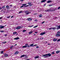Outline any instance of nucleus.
<instances>
[{"label":"nucleus","instance_id":"nucleus-1","mask_svg":"<svg viewBox=\"0 0 60 60\" xmlns=\"http://www.w3.org/2000/svg\"><path fill=\"white\" fill-rule=\"evenodd\" d=\"M51 56V54H50V53H48L43 55L42 56H44V58H47V57H48V56Z\"/></svg>","mask_w":60,"mask_h":60},{"label":"nucleus","instance_id":"nucleus-2","mask_svg":"<svg viewBox=\"0 0 60 60\" xmlns=\"http://www.w3.org/2000/svg\"><path fill=\"white\" fill-rule=\"evenodd\" d=\"M55 9H53V10H51L50 9H47V12H49V11H55Z\"/></svg>","mask_w":60,"mask_h":60},{"label":"nucleus","instance_id":"nucleus-3","mask_svg":"<svg viewBox=\"0 0 60 60\" xmlns=\"http://www.w3.org/2000/svg\"><path fill=\"white\" fill-rule=\"evenodd\" d=\"M57 34L56 35V36L57 37H59L60 36V32H58L57 33Z\"/></svg>","mask_w":60,"mask_h":60},{"label":"nucleus","instance_id":"nucleus-4","mask_svg":"<svg viewBox=\"0 0 60 60\" xmlns=\"http://www.w3.org/2000/svg\"><path fill=\"white\" fill-rule=\"evenodd\" d=\"M56 28L55 27H52L50 28L49 29V30H50V29H53V30H56Z\"/></svg>","mask_w":60,"mask_h":60},{"label":"nucleus","instance_id":"nucleus-5","mask_svg":"<svg viewBox=\"0 0 60 60\" xmlns=\"http://www.w3.org/2000/svg\"><path fill=\"white\" fill-rule=\"evenodd\" d=\"M26 5V4H22V6L21 7V8H22V7H23L24 6H25V5Z\"/></svg>","mask_w":60,"mask_h":60},{"label":"nucleus","instance_id":"nucleus-6","mask_svg":"<svg viewBox=\"0 0 60 60\" xmlns=\"http://www.w3.org/2000/svg\"><path fill=\"white\" fill-rule=\"evenodd\" d=\"M39 58V56H35L34 57L35 59H37V58Z\"/></svg>","mask_w":60,"mask_h":60},{"label":"nucleus","instance_id":"nucleus-7","mask_svg":"<svg viewBox=\"0 0 60 60\" xmlns=\"http://www.w3.org/2000/svg\"><path fill=\"white\" fill-rule=\"evenodd\" d=\"M21 28V27L20 26H18L16 28V29H17L18 30V29H19L20 28Z\"/></svg>","mask_w":60,"mask_h":60},{"label":"nucleus","instance_id":"nucleus-8","mask_svg":"<svg viewBox=\"0 0 60 60\" xmlns=\"http://www.w3.org/2000/svg\"><path fill=\"white\" fill-rule=\"evenodd\" d=\"M45 34V32H43L41 33L40 34V35H43L44 34Z\"/></svg>","mask_w":60,"mask_h":60},{"label":"nucleus","instance_id":"nucleus-9","mask_svg":"<svg viewBox=\"0 0 60 60\" xmlns=\"http://www.w3.org/2000/svg\"><path fill=\"white\" fill-rule=\"evenodd\" d=\"M19 37H17L14 38V40H19Z\"/></svg>","mask_w":60,"mask_h":60},{"label":"nucleus","instance_id":"nucleus-10","mask_svg":"<svg viewBox=\"0 0 60 60\" xmlns=\"http://www.w3.org/2000/svg\"><path fill=\"white\" fill-rule=\"evenodd\" d=\"M57 27V30H58V29H60V25L58 26Z\"/></svg>","mask_w":60,"mask_h":60},{"label":"nucleus","instance_id":"nucleus-11","mask_svg":"<svg viewBox=\"0 0 60 60\" xmlns=\"http://www.w3.org/2000/svg\"><path fill=\"white\" fill-rule=\"evenodd\" d=\"M19 51H17L15 52V55H17V54H18V53H19Z\"/></svg>","mask_w":60,"mask_h":60},{"label":"nucleus","instance_id":"nucleus-12","mask_svg":"<svg viewBox=\"0 0 60 60\" xmlns=\"http://www.w3.org/2000/svg\"><path fill=\"white\" fill-rule=\"evenodd\" d=\"M4 26H0V29H2V28H4Z\"/></svg>","mask_w":60,"mask_h":60},{"label":"nucleus","instance_id":"nucleus-13","mask_svg":"<svg viewBox=\"0 0 60 60\" xmlns=\"http://www.w3.org/2000/svg\"><path fill=\"white\" fill-rule=\"evenodd\" d=\"M46 0H43L41 1V3H44V2H46Z\"/></svg>","mask_w":60,"mask_h":60},{"label":"nucleus","instance_id":"nucleus-14","mask_svg":"<svg viewBox=\"0 0 60 60\" xmlns=\"http://www.w3.org/2000/svg\"><path fill=\"white\" fill-rule=\"evenodd\" d=\"M25 56H26V55H23L22 56H21L20 57H24Z\"/></svg>","mask_w":60,"mask_h":60},{"label":"nucleus","instance_id":"nucleus-15","mask_svg":"<svg viewBox=\"0 0 60 60\" xmlns=\"http://www.w3.org/2000/svg\"><path fill=\"white\" fill-rule=\"evenodd\" d=\"M4 56L5 57H7L8 56V55L7 54H5L4 55Z\"/></svg>","mask_w":60,"mask_h":60},{"label":"nucleus","instance_id":"nucleus-16","mask_svg":"<svg viewBox=\"0 0 60 60\" xmlns=\"http://www.w3.org/2000/svg\"><path fill=\"white\" fill-rule=\"evenodd\" d=\"M57 41V39L56 38H54L53 40V41Z\"/></svg>","mask_w":60,"mask_h":60},{"label":"nucleus","instance_id":"nucleus-17","mask_svg":"<svg viewBox=\"0 0 60 60\" xmlns=\"http://www.w3.org/2000/svg\"><path fill=\"white\" fill-rule=\"evenodd\" d=\"M32 20V19L30 18H29L27 19V20L29 21H30V20Z\"/></svg>","mask_w":60,"mask_h":60},{"label":"nucleus","instance_id":"nucleus-18","mask_svg":"<svg viewBox=\"0 0 60 60\" xmlns=\"http://www.w3.org/2000/svg\"><path fill=\"white\" fill-rule=\"evenodd\" d=\"M52 1V0H49L47 2V3H51Z\"/></svg>","mask_w":60,"mask_h":60},{"label":"nucleus","instance_id":"nucleus-19","mask_svg":"<svg viewBox=\"0 0 60 60\" xmlns=\"http://www.w3.org/2000/svg\"><path fill=\"white\" fill-rule=\"evenodd\" d=\"M31 13V12H29L28 13H26V15H28L29 14H30Z\"/></svg>","mask_w":60,"mask_h":60},{"label":"nucleus","instance_id":"nucleus-20","mask_svg":"<svg viewBox=\"0 0 60 60\" xmlns=\"http://www.w3.org/2000/svg\"><path fill=\"white\" fill-rule=\"evenodd\" d=\"M60 52V51H57L56 52V54H57L58 53H59Z\"/></svg>","mask_w":60,"mask_h":60},{"label":"nucleus","instance_id":"nucleus-21","mask_svg":"<svg viewBox=\"0 0 60 60\" xmlns=\"http://www.w3.org/2000/svg\"><path fill=\"white\" fill-rule=\"evenodd\" d=\"M13 47H14V46L12 45V46H11L10 47V49H12V48H13Z\"/></svg>","mask_w":60,"mask_h":60},{"label":"nucleus","instance_id":"nucleus-22","mask_svg":"<svg viewBox=\"0 0 60 60\" xmlns=\"http://www.w3.org/2000/svg\"><path fill=\"white\" fill-rule=\"evenodd\" d=\"M17 33V32H14L13 33V34H16Z\"/></svg>","mask_w":60,"mask_h":60},{"label":"nucleus","instance_id":"nucleus-23","mask_svg":"<svg viewBox=\"0 0 60 60\" xmlns=\"http://www.w3.org/2000/svg\"><path fill=\"white\" fill-rule=\"evenodd\" d=\"M9 7H10V6H9V5H7L6 6V8L7 9Z\"/></svg>","mask_w":60,"mask_h":60},{"label":"nucleus","instance_id":"nucleus-24","mask_svg":"<svg viewBox=\"0 0 60 60\" xmlns=\"http://www.w3.org/2000/svg\"><path fill=\"white\" fill-rule=\"evenodd\" d=\"M32 33H33V31H30V32H29V34H32Z\"/></svg>","mask_w":60,"mask_h":60},{"label":"nucleus","instance_id":"nucleus-25","mask_svg":"<svg viewBox=\"0 0 60 60\" xmlns=\"http://www.w3.org/2000/svg\"><path fill=\"white\" fill-rule=\"evenodd\" d=\"M34 45V43L32 44H31L30 45V47H32V46H33V45Z\"/></svg>","mask_w":60,"mask_h":60},{"label":"nucleus","instance_id":"nucleus-26","mask_svg":"<svg viewBox=\"0 0 60 60\" xmlns=\"http://www.w3.org/2000/svg\"><path fill=\"white\" fill-rule=\"evenodd\" d=\"M28 12H29V11H25V13H28Z\"/></svg>","mask_w":60,"mask_h":60},{"label":"nucleus","instance_id":"nucleus-27","mask_svg":"<svg viewBox=\"0 0 60 60\" xmlns=\"http://www.w3.org/2000/svg\"><path fill=\"white\" fill-rule=\"evenodd\" d=\"M39 17H42V15L41 14L39 15Z\"/></svg>","mask_w":60,"mask_h":60},{"label":"nucleus","instance_id":"nucleus-28","mask_svg":"<svg viewBox=\"0 0 60 60\" xmlns=\"http://www.w3.org/2000/svg\"><path fill=\"white\" fill-rule=\"evenodd\" d=\"M26 30H23V31H22V32L23 33V32H25L26 31Z\"/></svg>","mask_w":60,"mask_h":60},{"label":"nucleus","instance_id":"nucleus-29","mask_svg":"<svg viewBox=\"0 0 60 60\" xmlns=\"http://www.w3.org/2000/svg\"><path fill=\"white\" fill-rule=\"evenodd\" d=\"M26 46H23L22 47V48H26Z\"/></svg>","mask_w":60,"mask_h":60},{"label":"nucleus","instance_id":"nucleus-30","mask_svg":"<svg viewBox=\"0 0 60 60\" xmlns=\"http://www.w3.org/2000/svg\"><path fill=\"white\" fill-rule=\"evenodd\" d=\"M34 26V25H31L29 26V27H32V26Z\"/></svg>","mask_w":60,"mask_h":60},{"label":"nucleus","instance_id":"nucleus-31","mask_svg":"<svg viewBox=\"0 0 60 60\" xmlns=\"http://www.w3.org/2000/svg\"><path fill=\"white\" fill-rule=\"evenodd\" d=\"M38 26L37 25L36 26H34L33 28H36V27H37Z\"/></svg>","mask_w":60,"mask_h":60},{"label":"nucleus","instance_id":"nucleus-32","mask_svg":"<svg viewBox=\"0 0 60 60\" xmlns=\"http://www.w3.org/2000/svg\"><path fill=\"white\" fill-rule=\"evenodd\" d=\"M6 43V41H5L3 42V43H4V44H5V43Z\"/></svg>","mask_w":60,"mask_h":60},{"label":"nucleus","instance_id":"nucleus-33","mask_svg":"<svg viewBox=\"0 0 60 60\" xmlns=\"http://www.w3.org/2000/svg\"><path fill=\"white\" fill-rule=\"evenodd\" d=\"M60 41V39H59L57 40V42H58V41Z\"/></svg>","mask_w":60,"mask_h":60},{"label":"nucleus","instance_id":"nucleus-34","mask_svg":"<svg viewBox=\"0 0 60 60\" xmlns=\"http://www.w3.org/2000/svg\"><path fill=\"white\" fill-rule=\"evenodd\" d=\"M1 32V33H3V32H4V30H1L0 31Z\"/></svg>","mask_w":60,"mask_h":60},{"label":"nucleus","instance_id":"nucleus-35","mask_svg":"<svg viewBox=\"0 0 60 60\" xmlns=\"http://www.w3.org/2000/svg\"><path fill=\"white\" fill-rule=\"evenodd\" d=\"M55 54V53L54 52H53L52 53V55H53L54 54Z\"/></svg>","mask_w":60,"mask_h":60},{"label":"nucleus","instance_id":"nucleus-36","mask_svg":"<svg viewBox=\"0 0 60 60\" xmlns=\"http://www.w3.org/2000/svg\"><path fill=\"white\" fill-rule=\"evenodd\" d=\"M28 46V44H26L25 45V46H26V47H27V46Z\"/></svg>","mask_w":60,"mask_h":60},{"label":"nucleus","instance_id":"nucleus-37","mask_svg":"<svg viewBox=\"0 0 60 60\" xmlns=\"http://www.w3.org/2000/svg\"><path fill=\"white\" fill-rule=\"evenodd\" d=\"M36 48L37 49H38L39 48V46H37L36 47Z\"/></svg>","mask_w":60,"mask_h":60},{"label":"nucleus","instance_id":"nucleus-38","mask_svg":"<svg viewBox=\"0 0 60 60\" xmlns=\"http://www.w3.org/2000/svg\"><path fill=\"white\" fill-rule=\"evenodd\" d=\"M2 8H3V9H4L5 8V6H3V7H2Z\"/></svg>","mask_w":60,"mask_h":60},{"label":"nucleus","instance_id":"nucleus-39","mask_svg":"<svg viewBox=\"0 0 60 60\" xmlns=\"http://www.w3.org/2000/svg\"><path fill=\"white\" fill-rule=\"evenodd\" d=\"M3 52H4V51H1V54H3Z\"/></svg>","mask_w":60,"mask_h":60},{"label":"nucleus","instance_id":"nucleus-40","mask_svg":"<svg viewBox=\"0 0 60 60\" xmlns=\"http://www.w3.org/2000/svg\"><path fill=\"white\" fill-rule=\"evenodd\" d=\"M23 12L22 11H20L19 12V13H22Z\"/></svg>","mask_w":60,"mask_h":60},{"label":"nucleus","instance_id":"nucleus-41","mask_svg":"<svg viewBox=\"0 0 60 60\" xmlns=\"http://www.w3.org/2000/svg\"><path fill=\"white\" fill-rule=\"evenodd\" d=\"M28 6H29V5H26V6L25 7H28Z\"/></svg>","mask_w":60,"mask_h":60},{"label":"nucleus","instance_id":"nucleus-42","mask_svg":"<svg viewBox=\"0 0 60 60\" xmlns=\"http://www.w3.org/2000/svg\"><path fill=\"white\" fill-rule=\"evenodd\" d=\"M35 46H37V45H33V47H34Z\"/></svg>","mask_w":60,"mask_h":60},{"label":"nucleus","instance_id":"nucleus-43","mask_svg":"<svg viewBox=\"0 0 60 60\" xmlns=\"http://www.w3.org/2000/svg\"><path fill=\"white\" fill-rule=\"evenodd\" d=\"M11 16H9L7 17V18H10V17Z\"/></svg>","mask_w":60,"mask_h":60},{"label":"nucleus","instance_id":"nucleus-44","mask_svg":"<svg viewBox=\"0 0 60 60\" xmlns=\"http://www.w3.org/2000/svg\"><path fill=\"white\" fill-rule=\"evenodd\" d=\"M28 4H31V2H29L28 3H27Z\"/></svg>","mask_w":60,"mask_h":60},{"label":"nucleus","instance_id":"nucleus-45","mask_svg":"<svg viewBox=\"0 0 60 60\" xmlns=\"http://www.w3.org/2000/svg\"><path fill=\"white\" fill-rule=\"evenodd\" d=\"M52 5H53V4H51V5H49V6H52Z\"/></svg>","mask_w":60,"mask_h":60},{"label":"nucleus","instance_id":"nucleus-46","mask_svg":"<svg viewBox=\"0 0 60 60\" xmlns=\"http://www.w3.org/2000/svg\"><path fill=\"white\" fill-rule=\"evenodd\" d=\"M43 38H40V39H43Z\"/></svg>","mask_w":60,"mask_h":60},{"label":"nucleus","instance_id":"nucleus-47","mask_svg":"<svg viewBox=\"0 0 60 60\" xmlns=\"http://www.w3.org/2000/svg\"><path fill=\"white\" fill-rule=\"evenodd\" d=\"M3 17H0V19H2V18H3Z\"/></svg>","mask_w":60,"mask_h":60},{"label":"nucleus","instance_id":"nucleus-48","mask_svg":"<svg viewBox=\"0 0 60 60\" xmlns=\"http://www.w3.org/2000/svg\"><path fill=\"white\" fill-rule=\"evenodd\" d=\"M35 21H38V20H37V19H36V20H35Z\"/></svg>","mask_w":60,"mask_h":60},{"label":"nucleus","instance_id":"nucleus-49","mask_svg":"<svg viewBox=\"0 0 60 60\" xmlns=\"http://www.w3.org/2000/svg\"><path fill=\"white\" fill-rule=\"evenodd\" d=\"M60 9V7H59L58 8V9Z\"/></svg>","mask_w":60,"mask_h":60},{"label":"nucleus","instance_id":"nucleus-50","mask_svg":"<svg viewBox=\"0 0 60 60\" xmlns=\"http://www.w3.org/2000/svg\"><path fill=\"white\" fill-rule=\"evenodd\" d=\"M45 22H42L41 23V24H43V23H44Z\"/></svg>","mask_w":60,"mask_h":60},{"label":"nucleus","instance_id":"nucleus-51","mask_svg":"<svg viewBox=\"0 0 60 60\" xmlns=\"http://www.w3.org/2000/svg\"><path fill=\"white\" fill-rule=\"evenodd\" d=\"M35 34H37V33H38V32H35Z\"/></svg>","mask_w":60,"mask_h":60},{"label":"nucleus","instance_id":"nucleus-52","mask_svg":"<svg viewBox=\"0 0 60 60\" xmlns=\"http://www.w3.org/2000/svg\"><path fill=\"white\" fill-rule=\"evenodd\" d=\"M7 34H6L4 36H7Z\"/></svg>","mask_w":60,"mask_h":60},{"label":"nucleus","instance_id":"nucleus-53","mask_svg":"<svg viewBox=\"0 0 60 60\" xmlns=\"http://www.w3.org/2000/svg\"><path fill=\"white\" fill-rule=\"evenodd\" d=\"M20 1H21V2H23V0H20Z\"/></svg>","mask_w":60,"mask_h":60},{"label":"nucleus","instance_id":"nucleus-54","mask_svg":"<svg viewBox=\"0 0 60 60\" xmlns=\"http://www.w3.org/2000/svg\"><path fill=\"white\" fill-rule=\"evenodd\" d=\"M28 5H31V6L32 5V4H29Z\"/></svg>","mask_w":60,"mask_h":60},{"label":"nucleus","instance_id":"nucleus-55","mask_svg":"<svg viewBox=\"0 0 60 60\" xmlns=\"http://www.w3.org/2000/svg\"><path fill=\"white\" fill-rule=\"evenodd\" d=\"M13 16H12L11 17V18H13Z\"/></svg>","mask_w":60,"mask_h":60},{"label":"nucleus","instance_id":"nucleus-56","mask_svg":"<svg viewBox=\"0 0 60 60\" xmlns=\"http://www.w3.org/2000/svg\"><path fill=\"white\" fill-rule=\"evenodd\" d=\"M48 45H51V44H48Z\"/></svg>","mask_w":60,"mask_h":60},{"label":"nucleus","instance_id":"nucleus-57","mask_svg":"<svg viewBox=\"0 0 60 60\" xmlns=\"http://www.w3.org/2000/svg\"><path fill=\"white\" fill-rule=\"evenodd\" d=\"M46 4H44V6H45V5H46Z\"/></svg>","mask_w":60,"mask_h":60},{"label":"nucleus","instance_id":"nucleus-58","mask_svg":"<svg viewBox=\"0 0 60 60\" xmlns=\"http://www.w3.org/2000/svg\"><path fill=\"white\" fill-rule=\"evenodd\" d=\"M45 11H46V12H47V10H45Z\"/></svg>","mask_w":60,"mask_h":60},{"label":"nucleus","instance_id":"nucleus-59","mask_svg":"<svg viewBox=\"0 0 60 60\" xmlns=\"http://www.w3.org/2000/svg\"><path fill=\"white\" fill-rule=\"evenodd\" d=\"M28 47H30V46L28 45Z\"/></svg>","mask_w":60,"mask_h":60},{"label":"nucleus","instance_id":"nucleus-60","mask_svg":"<svg viewBox=\"0 0 60 60\" xmlns=\"http://www.w3.org/2000/svg\"><path fill=\"white\" fill-rule=\"evenodd\" d=\"M10 6L11 7L12 6V5H10Z\"/></svg>","mask_w":60,"mask_h":60},{"label":"nucleus","instance_id":"nucleus-61","mask_svg":"<svg viewBox=\"0 0 60 60\" xmlns=\"http://www.w3.org/2000/svg\"><path fill=\"white\" fill-rule=\"evenodd\" d=\"M34 15H36V14H34Z\"/></svg>","mask_w":60,"mask_h":60},{"label":"nucleus","instance_id":"nucleus-62","mask_svg":"<svg viewBox=\"0 0 60 60\" xmlns=\"http://www.w3.org/2000/svg\"><path fill=\"white\" fill-rule=\"evenodd\" d=\"M17 45V44L15 45L14 46H16Z\"/></svg>","mask_w":60,"mask_h":60},{"label":"nucleus","instance_id":"nucleus-63","mask_svg":"<svg viewBox=\"0 0 60 60\" xmlns=\"http://www.w3.org/2000/svg\"><path fill=\"white\" fill-rule=\"evenodd\" d=\"M26 60H30L29 59H27Z\"/></svg>","mask_w":60,"mask_h":60},{"label":"nucleus","instance_id":"nucleus-64","mask_svg":"<svg viewBox=\"0 0 60 60\" xmlns=\"http://www.w3.org/2000/svg\"><path fill=\"white\" fill-rule=\"evenodd\" d=\"M34 35H36V34H34Z\"/></svg>","mask_w":60,"mask_h":60}]
</instances>
